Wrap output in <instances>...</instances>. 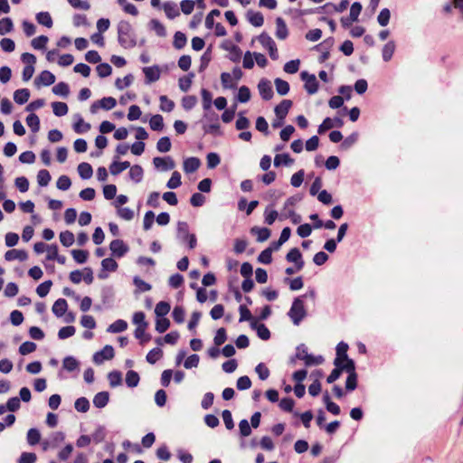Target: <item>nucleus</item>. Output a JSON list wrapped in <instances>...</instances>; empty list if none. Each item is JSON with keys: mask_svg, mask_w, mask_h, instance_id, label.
Wrapping results in <instances>:
<instances>
[{"mask_svg": "<svg viewBox=\"0 0 463 463\" xmlns=\"http://www.w3.org/2000/svg\"><path fill=\"white\" fill-rule=\"evenodd\" d=\"M343 125L344 121L340 118H326L319 125L317 132L321 135L333 128H341Z\"/></svg>", "mask_w": 463, "mask_h": 463, "instance_id": "6e6552de", "label": "nucleus"}, {"mask_svg": "<svg viewBox=\"0 0 463 463\" xmlns=\"http://www.w3.org/2000/svg\"><path fill=\"white\" fill-rule=\"evenodd\" d=\"M258 205L259 202L256 200L247 203V200L245 198H241L238 202V209L240 211H245L247 215L251 214Z\"/></svg>", "mask_w": 463, "mask_h": 463, "instance_id": "aec40b11", "label": "nucleus"}, {"mask_svg": "<svg viewBox=\"0 0 463 463\" xmlns=\"http://www.w3.org/2000/svg\"><path fill=\"white\" fill-rule=\"evenodd\" d=\"M303 297L295 298L288 316L295 326H299L302 320L307 317V312L305 307Z\"/></svg>", "mask_w": 463, "mask_h": 463, "instance_id": "f03ea898", "label": "nucleus"}, {"mask_svg": "<svg viewBox=\"0 0 463 463\" xmlns=\"http://www.w3.org/2000/svg\"><path fill=\"white\" fill-rule=\"evenodd\" d=\"M171 309L170 304L165 301H160L156 304L155 308V314L158 317H164L166 316Z\"/></svg>", "mask_w": 463, "mask_h": 463, "instance_id": "58836bf2", "label": "nucleus"}, {"mask_svg": "<svg viewBox=\"0 0 463 463\" xmlns=\"http://www.w3.org/2000/svg\"><path fill=\"white\" fill-rule=\"evenodd\" d=\"M149 126L154 131H161L164 128V118L161 115L156 114L151 117Z\"/></svg>", "mask_w": 463, "mask_h": 463, "instance_id": "e433bc0d", "label": "nucleus"}, {"mask_svg": "<svg viewBox=\"0 0 463 463\" xmlns=\"http://www.w3.org/2000/svg\"><path fill=\"white\" fill-rule=\"evenodd\" d=\"M153 164L156 168L163 171L172 170L175 165V161L170 156L155 157L153 159Z\"/></svg>", "mask_w": 463, "mask_h": 463, "instance_id": "1a4fd4ad", "label": "nucleus"}, {"mask_svg": "<svg viewBox=\"0 0 463 463\" xmlns=\"http://www.w3.org/2000/svg\"><path fill=\"white\" fill-rule=\"evenodd\" d=\"M143 72L146 77V83L150 84L159 80L160 78V69L158 66L154 65L150 67H144Z\"/></svg>", "mask_w": 463, "mask_h": 463, "instance_id": "9d476101", "label": "nucleus"}, {"mask_svg": "<svg viewBox=\"0 0 463 463\" xmlns=\"http://www.w3.org/2000/svg\"><path fill=\"white\" fill-rule=\"evenodd\" d=\"M284 282L288 283L289 288L293 291L299 290L304 286L301 277H297L295 279L285 278Z\"/></svg>", "mask_w": 463, "mask_h": 463, "instance_id": "13d9d810", "label": "nucleus"}, {"mask_svg": "<svg viewBox=\"0 0 463 463\" xmlns=\"http://www.w3.org/2000/svg\"><path fill=\"white\" fill-rule=\"evenodd\" d=\"M250 126V121L248 118H246L242 112L238 114V118L235 123V128L237 130H245L249 128Z\"/></svg>", "mask_w": 463, "mask_h": 463, "instance_id": "de8ad7c7", "label": "nucleus"}, {"mask_svg": "<svg viewBox=\"0 0 463 463\" xmlns=\"http://www.w3.org/2000/svg\"><path fill=\"white\" fill-rule=\"evenodd\" d=\"M128 167H130V163L128 161L118 162L117 160H114L109 165V172L112 175H118Z\"/></svg>", "mask_w": 463, "mask_h": 463, "instance_id": "4be33fe9", "label": "nucleus"}, {"mask_svg": "<svg viewBox=\"0 0 463 463\" xmlns=\"http://www.w3.org/2000/svg\"><path fill=\"white\" fill-rule=\"evenodd\" d=\"M347 350L348 345L345 342H340L336 345V357L335 358L334 364L335 366H338L344 362V360H347Z\"/></svg>", "mask_w": 463, "mask_h": 463, "instance_id": "f8f14e48", "label": "nucleus"}, {"mask_svg": "<svg viewBox=\"0 0 463 463\" xmlns=\"http://www.w3.org/2000/svg\"><path fill=\"white\" fill-rule=\"evenodd\" d=\"M294 163V159L290 157V156L287 153L284 154H278L274 157V165L276 167L280 166L281 165H290Z\"/></svg>", "mask_w": 463, "mask_h": 463, "instance_id": "2f4dec72", "label": "nucleus"}, {"mask_svg": "<svg viewBox=\"0 0 463 463\" xmlns=\"http://www.w3.org/2000/svg\"><path fill=\"white\" fill-rule=\"evenodd\" d=\"M60 241L64 247H70L74 243V234L70 231H64L60 233Z\"/></svg>", "mask_w": 463, "mask_h": 463, "instance_id": "4c0bfd02", "label": "nucleus"}, {"mask_svg": "<svg viewBox=\"0 0 463 463\" xmlns=\"http://www.w3.org/2000/svg\"><path fill=\"white\" fill-rule=\"evenodd\" d=\"M109 401V393L108 392H99L93 398V405H107Z\"/></svg>", "mask_w": 463, "mask_h": 463, "instance_id": "680f3d73", "label": "nucleus"}, {"mask_svg": "<svg viewBox=\"0 0 463 463\" xmlns=\"http://www.w3.org/2000/svg\"><path fill=\"white\" fill-rule=\"evenodd\" d=\"M102 271H116L118 269V263L112 258H106L101 261Z\"/></svg>", "mask_w": 463, "mask_h": 463, "instance_id": "052dcab7", "label": "nucleus"}, {"mask_svg": "<svg viewBox=\"0 0 463 463\" xmlns=\"http://www.w3.org/2000/svg\"><path fill=\"white\" fill-rule=\"evenodd\" d=\"M229 51L228 58L233 62H239L241 58V51L237 45H231V48H226Z\"/></svg>", "mask_w": 463, "mask_h": 463, "instance_id": "864d4df0", "label": "nucleus"}, {"mask_svg": "<svg viewBox=\"0 0 463 463\" xmlns=\"http://www.w3.org/2000/svg\"><path fill=\"white\" fill-rule=\"evenodd\" d=\"M274 83H275L276 90L279 95L284 96L288 93L289 84L288 81H286L282 79L277 78V79H275Z\"/></svg>", "mask_w": 463, "mask_h": 463, "instance_id": "a19ab883", "label": "nucleus"}, {"mask_svg": "<svg viewBox=\"0 0 463 463\" xmlns=\"http://www.w3.org/2000/svg\"><path fill=\"white\" fill-rule=\"evenodd\" d=\"M192 233H189V226L186 222H178L177 238L184 242Z\"/></svg>", "mask_w": 463, "mask_h": 463, "instance_id": "c85d7f7f", "label": "nucleus"}, {"mask_svg": "<svg viewBox=\"0 0 463 463\" xmlns=\"http://www.w3.org/2000/svg\"><path fill=\"white\" fill-rule=\"evenodd\" d=\"M150 28L153 31H155L156 35H158L160 37H164L166 34V31H165V26L163 25V24L161 22H159L156 19H152L150 21Z\"/></svg>", "mask_w": 463, "mask_h": 463, "instance_id": "3c124183", "label": "nucleus"}, {"mask_svg": "<svg viewBox=\"0 0 463 463\" xmlns=\"http://www.w3.org/2000/svg\"><path fill=\"white\" fill-rule=\"evenodd\" d=\"M73 129L78 134H82L90 129V125L89 123H85L81 117H79L77 122L73 125Z\"/></svg>", "mask_w": 463, "mask_h": 463, "instance_id": "338daca9", "label": "nucleus"}, {"mask_svg": "<svg viewBox=\"0 0 463 463\" xmlns=\"http://www.w3.org/2000/svg\"><path fill=\"white\" fill-rule=\"evenodd\" d=\"M111 254L116 258H122L128 250V246L119 239L113 240L109 244Z\"/></svg>", "mask_w": 463, "mask_h": 463, "instance_id": "20e7f679", "label": "nucleus"}, {"mask_svg": "<svg viewBox=\"0 0 463 463\" xmlns=\"http://www.w3.org/2000/svg\"><path fill=\"white\" fill-rule=\"evenodd\" d=\"M286 260L288 262L295 263L298 271L304 268L305 262L303 260L302 254L298 248L291 249L286 255Z\"/></svg>", "mask_w": 463, "mask_h": 463, "instance_id": "0eeeda50", "label": "nucleus"}, {"mask_svg": "<svg viewBox=\"0 0 463 463\" xmlns=\"http://www.w3.org/2000/svg\"><path fill=\"white\" fill-rule=\"evenodd\" d=\"M201 162L197 157H188L184 161V171L192 174L200 167Z\"/></svg>", "mask_w": 463, "mask_h": 463, "instance_id": "f3484780", "label": "nucleus"}, {"mask_svg": "<svg viewBox=\"0 0 463 463\" xmlns=\"http://www.w3.org/2000/svg\"><path fill=\"white\" fill-rule=\"evenodd\" d=\"M71 255L77 263L83 264L88 260L89 252L84 250H72Z\"/></svg>", "mask_w": 463, "mask_h": 463, "instance_id": "49530a36", "label": "nucleus"}, {"mask_svg": "<svg viewBox=\"0 0 463 463\" xmlns=\"http://www.w3.org/2000/svg\"><path fill=\"white\" fill-rule=\"evenodd\" d=\"M118 42L121 47L131 49L137 45V37L132 25L128 21H120L117 26Z\"/></svg>", "mask_w": 463, "mask_h": 463, "instance_id": "f257e3e1", "label": "nucleus"}, {"mask_svg": "<svg viewBox=\"0 0 463 463\" xmlns=\"http://www.w3.org/2000/svg\"><path fill=\"white\" fill-rule=\"evenodd\" d=\"M300 78L304 81V88L308 94L313 95L317 92L318 81L314 74L304 71L300 73Z\"/></svg>", "mask_w": 463, "mask_h": 463, "instance_id": "7ed1b4c3", "label": "nucleus"}, {"mask_svg": "<svg viewBox=\"0 0 463 463\" xmlns=\"http://www.w3.org/2000/svg\"><path fill=\"white\" fill-rule=\"evenodd\" d=\"M181 175L179 172L175 171L167 181L166 187L169 189H176L181 185Z\"/></svg>", "mask_w": 463, "mask_h": 463, "instance_id": "4d7b16f0", "label": "nucleus"}, {"mask_svg": "<svg viewBox=\"0 0 463 463\" xmlns=\"http://www.w3.org/2000/svg\"><path fill=\"white\" fill-rule=\"evenodd\" d=\"M288 31L285 21L281 17L276 19V36L280 40L288 37Z\"/></svg>", "mask_w": 463, "mask_h": 463, "instance_id": "6ab92c4d", "label": "nucleus"}, {"mask_svg": "<svg viewBox=\"0 0 463 463\" xmlns=\"http://www.w3.org/2000/svg\"><path fill=\"white\" fill-rule=\"evenodd\" d=\"M53 114L57 117L65 116L68 113V106L64 102L54 101L52 103Z\"/></svg>", "mask_w": 463, "mask_h": 463, "instance_id": "f704fd0d", "label": "nucleus"}, {"mask_svg": "<svg viewBox=\"0 0 463 463\" xmlns=\"http://www.w3.org/2000/svg\"><path fill=\"white\" fill-rule=\"evenodd\" d=\"M51 181V175L48 170L42 169L37 174V182L40 186H47Z\"/></svg>", "mask_w": 463, "mask_h": 463, "instance_id": "5fc2aeb1", "label": "nucleus"}, {"mask_svg": "<svg viewBox=\"0 0 463 463\" xmlns=\"http://www.w3.org/2000/svg\"><path fill=\"white\" fill-rule=\"evenodd\" d=\"M26 439L29 445L34 446L39 443L41 433L37 429L32 428L28 430Z\"/></svg>", "mask_w": 463, "mask_h": 463, "instance_id": "79ce46f5", "label": "nucleus"}, {"mask_svg": "<svg viewBox=\"0 0 463 463\" xmlns=\"http://www.w3.org/2000/svg\"><path fill=\"white\" fill-rule=\"evenodd\" d=\"M139 383V375L135 371H128L126 374V383L128 387L133 388L137 386Z\"/></svg>", "mask_w": 463, "mask_h": 463, "instance_id": "8fccbe9b", "label": "nucleus"}, {"mask_svg": "<svg viewBox=\"0 0 463 463\" xmlns=\"http://www.w3.org/2000/svg\"><path fill=\"white\" fill-rule=\"evenodd\" d=\"M80 363L73 356H66L62 361V367L68 372H74L79 369Z\"/></svg>", "mask_w": 463, "mask_h": 463, "instance_id": "7c9ffc66", "label": "nucleus"}, {"mask_svg": "<svg viewBox=\"0 0 463 463\" xmlns=\"http://www.w3.org/2000/svg\"><path fill=\"white\" fill-rule=\"evenodd\" d=\"M194 77V73L190 72L188 75L181 77L179 79L178 86L182 91L186 92L190 90Z\"/></svg>", "mask_w": 463, "mask_h": 463, "instance_id": "72a5a7b5", "label": "nucleus"}, {"mask_svg": "<svg viewBox=\"0 0 463 463\" xmlns=\"http://www.w3.org/2000/svg\"><path fill=\"white\" fill-rule=\"evenodd\" d=\"M292 106V101L289 99H283L274 109V112L280 120H283L288 113L289 109Z\"/></svg>", "mask_w": 463, "mask_h": 463, "instance_id": "ddd939ff", "label": "nucleus"}, {"mask_svg": "<svg viewBox=\"0 0 463 463\" xmlns=\"http://www.w3.org/2000/svg\"><path fill=\"white\" fill-rule=\"evenodd\" d=\"M78 173L82 179H90L93 175V169L89 163H80L78 165Z\"/></svg>", "mask_w": 463, "mask_h": 463, "instance_id": "c756f323", "label": "nucleus"}, {"mask_svg": "<svg viewBox=\"0 0 463 463\" xmlns=\"http://www.w3.org/2000/svg\"><path fill=\"white\" fill-rule=\"evenodd\" d=\"M258 90L263 99L269 100L273 98L274 92L270 80L261 79L258 84Z\"/></svg>", "mask_w": 463, "mask_h": 463, "instance_id": "423d86ee", "label": "nucleus"}, {"mask_svg": "<svg viewBox=\"0 0 463 463\" xmlns=\"http://www.w3.org/2000/svg\"><path fill=\"white\" fill-rule=\"evenodd\" d=\"M114 357V348L107 345L100 351L93 355V362L97 364H102L105 360H110Z\"/></svg>", "mask_w": 463, "mask_h": 463, "instance_id": "39448f33", "label": "nucleus"}, {"mask_svg": "<svg viewBox=\"0 0 463 463\" xmlns=\"http://www.w3.org/2000/svg\"><path fill=\"white\" fill-rule=\"evenodd\" d=\"M14 28L13 21L9 17L0 20V34L5 35L10 33Z\"/></svg>", "mask_w": 463, "mask_h": 463, "instance_id": "603ef678", "label": "nucleus"}, {"mask_svg": "<svg viewBox=\"0 0 463 463\" xmlns=\"http://www.w3.org/2000/svg\"><path fill=\"white\" fill-rule=\"evenodd\" d=\"M37 457L33 452H23L19 458L18 463H35Z\"/></svg>", "mask_w": 463, "mask_h": 463, "instance_id": "774afa93", "label": "nucleus"}, {"mask_svg": "<svg viewBox=\"0 0 463 463\" xmlns=\"http://www.w3.org/2000/svg\"><path fill=\"white\" fill-rule=\"evenodd\" d=\"M30 98V91L28 89H19L16 90L14 93V101L19 104L23 105L28 101Z\"/></svg>", "mask_w": 463, "mask_h": 463, "instance_id": "bb28decb", "label": "nucleus"}, {"mask_svg": "<svg viewBox=\"0 0 463 463\" xmlns=\"http://www.w3.org/2000/svg\"><path fill=\"white\" fill-rule=\"evenodd\" d=\"M55 82V76L49 71H43L41 74L35 79L34 83L36 86L43 85L50 86Z\"/></svg>", "mask_w": 463, "mask_h": 463, "instance_id": "9b49d317", "label": "nucleus"}, {"mask_svg": "<svg viewBox=\"0 0 463 463\" xmlns=\"http://www.w3.org/2000/svg\"><path fill=\"white\" fill-rule=\"evenodd\" d=\"M250 327L255 329L258 336L262 340H268L270 337V332L264 324H258L257 320L250 323Z\"/></svg>", "mask_w": 463, "mask_h": 463, "instance_id": "dca6fc26", "label": "nucleus"}, {"mask_svg": "<svg viewBox=\"0 0 463 463\" xmlns=\"http://www.w3.org/2000/svg\"><path fill=\"white\" fill-rule=\"evenodd\" d=\"M52 92L57 96L67 98L70 93L69 85L63 81L59 82L53 86Z\"/></svg>", "mask_w": 463, "mask_h": 463, "instance_id": "c9c22d12", "label": "nucleus"}, {"mask_svg": "<svg viewBox=\"0 0 463 463\" xmlns=\"http://www.w3.org/2000/svg\"><path fill=\"white\" fill-rule=\"evenodd\" d=\"M108 379L111 387H116L122 383V374L118 371H112L109 373Z\"/></svg>", "mask_w": 463, "mask_h": 463, "instance_id": "69168bd1", "label": "nucleus"}, {"mask_svg": "<svg viewBox=\"0 0 463 463\" xmlns=\"http://www.w3.org/2000/svg\"><path fill=\"white\" fill-rule=\"evenodd\" d=\"M128 328V323L123 319H118L109 326L107 331L112 334L124 332Z\"/></svg>", "mask_w": 463, "mask_h": 463, "instance_id": "cd10ccee", "label": "nucleus"}, {"mask_svg": "<svg viewBox=\"0 0 463 463\" xmlns=\"http://www.w3.org/2000/svg\"><path fill=\"white\" fill-rule=\"evenodd\" d=\"M204 118H209L210 120L215 121L208 126H204L203 127L204 132L208 133V134H213L215 136L221 135L220 124L218 123V115L215 113H213L212 116H208L207 114H205Z\"/></svg>", "mask_w": 463, "mask_h": 463, "instance_id": "2eb2a0df", "label": "nucleus"}, {"mask_svg": "<svg viewBox=\"0 0 463 463\" xmlns=\"http://www.w3.org/2000/svg\"><path fill=\"white\" fill-rule=\"evenodd\" d=\"M26 124L34 133L38 132L40 129V119L36 114H29L26 118Z\"/></svg>", "mask_w": 463, "mask_h": 463, "instance_id": "ea45409f", "label": "nucleus"}, {"mask_svg": "<svg viewBox=\"0 0 463 463\" xmlns=\"http://www.w3.org/2000/svg\"><path fill=\"white\" fill-rule=\"evenodd\" d=\"M171 140L168 137H163L156 143V149L161 153H166L171 149Z\"/></svg>", "mask_w": 463, "mask_h": 463, "instance_id": "a18cd8bd", "label": "nucleus"}, {"mask_svg": "<svg viewBox=\"0 0 463 463\" xmlns=\"http://www.w3.org/2000/svg\"><path fill=\"white\" fill-rule=\"evenodd\" d=\"M250 232L252 234L257 235V241L260 242H263L267 241L270 237V230L265 227H257L254 226L251 228Z\"/></svg>", "mask_w": 463, "mask_h": 463, "instance_id": "5701e85b", "label": "nucleus"}, {"mask_svg": "<svg viewBox=\"0 0 463 463\" xmlns=\"http://www.w3.org/2000/svg\"><path fill=\"white\" fill-rule=\"evenodd\" d=\"M99 105L105 110H110L117 105V100L112 97H105L99 100Z\"/></svg>", "mask_w": 463, "mask_h": 463, "instance_id": "0e129e2a", "label": "nucleus"}, {"mask_svg": "<svg viewBox=\"0 0 463 463\" xmlns=\"http://www.w3.org/2000/svg\"><path fill=\"white\" fill-rule=\"evenodd\" d=\"M396 49V44L394 41H389L385 43L382 50V57L384 61H389L392 60L393 53Z\"/></svg>", "mask_w": 463, "mask_h": 463, "instance_id": "412c9836", "label": "nucleus"}, {"mask_svg": "<svg viewBox=\"0 0 463 463\" xmlns=\"http://www.w3.org/2000/svg\"><path fill=\"white\" fill-rule=\"evenodd\" d=\"M239 312H240V320H239L240 322L249 321L251 323L252 321H256V319L251 316L250 311L245 305H241L239 307Z\"/></svg>", "mask_w": 463, "mask_h": 463, "instance_id": "bf43d9fd", "label": "nucleus"}, {"mask_svg": "<svg viewBox=\"0 0 463 463\" xmlns=\"http://www.w3.org/2000/svg\"><path fill=\"white\" fill-rule=\"evenodd\" d=\"M27 258H28V254L24 250H15V249L9 250L5 254V259L7 261H13L15 260H18L20 261H24L25 260H27Z\"/></svg>", "mask_w": 463, "mask_h": 463, "instance_id": "4468645a", "label": "nucleus"}, {"mask_svg": "<svg viewBox=\"0 0 463 463\" xmlns=\"http://www.w3.org/2000/svg\"><path fill=\"white\" fill-rule=\"evenodd\" d=\"M67 308H68L67 301L64 298H59L54 302L52 310V313L57 317H61L67 311Z\"/></svg>", "mask_w": 463, "mask_h": 463, "instance_id": "a211bd4d", "label": "nucleus"}, {"mask_svg": "<svg viewBox=\"0 0 463 463\" xmlns=\"http://www.w3.org/2000/svg\"><path fill=\"white\" fill-rule=\"evenodd\" d=\"M250 99V89L246 86H241L237 94V100L241 103H246Z\"/></svg>", "mask_w": 463, "mask_h": 463, "instance_id": "e2e57ef3", "label": "nucleus"}, {"mask_svg": "<svg viewBox=\"0 0 463 463\" xmlns=\"http://www.w3.org/2000/svg\"><path fill=\"white\" fill-rule=\"evenodd\" d=\"M147 326H141L140 327H137L134 335L137 339L140 340L141 344H145L151 339L150 335L146 334Z\"/></svg>", "mask_w": 463, "mask_h": 463, "instance_id": "09e8293b", "label": "nucleus"}, {"mask_svg": "<svg viewBox=\"0 0 463 463\" xmlns=\"http://www.w3.org/2000/svg\"><path fill=\"white\" fill-rule=\"evenodd\" d=\"M163 7H164V11L165 13V15L169 19H174V18L177 17L180 14L178 6L174 2H166V3L164 4Z\"/></svg>", "mask_w": 463, "mask_h": 463, "instance_id": "a878e982", "label": "nucleus"}, {"mask_svg": "<svg viewBox=\"0 0 463 463\" xmlns=\"http://www.w3.org/2000/svg\"><path fill=\"white\" fill-rule=\"evenodd\" d=\"M163 356V351L160 347L153 348L146 354V361L154 364Z\"/></svg>", "mask_w": 463, "mask_h": 463, "instance_id": "37998d69", "label": "nucleus"}, {"mask_svg": "<svg viewBox=\"0 0 463 463\" xmlns=\"http://www.w3.org/2000/svg\"><path fill=\"white\" fill-rule=\"evenodd\" d=\"M160 109L165 112H171L175 108V102L169 99L166 96L162 95L159 98Z\"/></svg>", "mask_w": 463, "mask_h": 463, "instance_id": "6e6d98bb", "label": "nucleus"}, {"mask_svg": "<svg viewBox=\"0 0 463 463\" xmlns=\"http://www.w3.org/2000/svg\"><path fill=\"white\" fill-rule=\"evenodd\" d=\"M187 43V39L184 33L182 32H176L174 35V47L177 50L183 49Z\"/></svg>", "mask_w": 463, "mask_h": 463, "instance_id": "c03bdc74", "label": "nucleus"}, {"mask_svg": "<svg viewBox=\"0 0 463 463\" xmlns=\"http://www.w3.org/2000/svg\"><path fill=\"white\" fill-rule=\"evenodd\" d=\"M248 21L255 27H260L264 23V17L261 13L252 10L247 13Z\"/></svg>", "mask_w": 463, "mask_h": 463, "instance_id": "393cba45", "label": "nucleus"}, {"mask_svg": "<svg viewBox=\"0 0 463 463\" xmlns=\"http://www.w3.org/2000/svg\"><path fill=\"white\" fill-rule=\"evenodd\" d=\"M36 21L38 24L51 28L53 24L52 18L48 12H40L36 14Z\"/></svg>", "mask_w": 463, "mask_h": 463, "instance_id": "473e14b6", "label": "nucleus"}, {"mask_svg": "<svg viewBox=\"0 0 463 463\" xmlns=\"http://www.w3.org/2000/svg\"><path fill=\"white\" fill-rule=\"evenodd\" d=\"M129 168H130L129 172H128L129 178L136 184L140 183L142 181L143 175H144L143 168L138 165H134L130 166Z\"/></svg>", "mask_w": 463, "mask_h": 463, "instance_id": "b1692460", "label": "nucleus"}]
</instances>
